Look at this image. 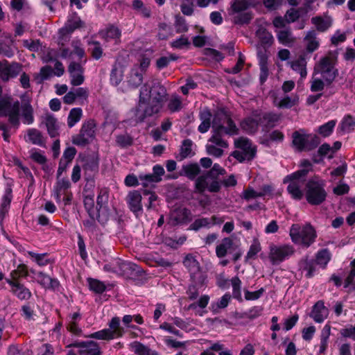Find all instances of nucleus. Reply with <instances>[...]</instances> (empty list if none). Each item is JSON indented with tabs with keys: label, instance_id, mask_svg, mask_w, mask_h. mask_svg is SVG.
I'll return each mask as SVG.
<instances>
[{
	"label": "nucleus",
	"instance_id": "34",
	"mask_svg": "<svg viewBox=\"0 0 355 355\" xmlns=\"http://www.w3.org/2000/svg\"><path fill=\"white\" fill-rule=\"evenodd\" d=\"M211 114L207 108L200 112V119L202 121L198 126V131L200 132L205 133L208 131L211 126Z\"/></svg>",
	"mask_w": 355,
	"mask_h": 355
},
{
	"label": "nucleus",
	"instance_id": "29",
	"mask_svg": "<svg viewBox=\"0 0 355 355\" xmlns=\"http://www.w3.org/2000/svg\"><path fill=\"white\" fill-rule=\"evenodd\" d=\"M192 146L193 141L191 139H187L183 140L180 146V153L175 156V158L178 161H182L189 157L193 156L194 153L192 150Z\"/></svg>",
	"mask_w": 355,
	"mask_h": 355
},
{
	"label": "nucleus",
	"instance_id": "40",
	"mask_svg": "<svg viewBox=\"0 0 355 355\" xmlns=\"http://www.w3.org/2000/svg\"><path fill=\"white\" fill-rule=\"evenodd\" d=\"M27 135L29 141L35 145L42 146L44 145L45 141L42 132L35 129L31 128L27 130Z\"/></svg>",
	"mask_w": 355,
	"mask_h": 355
},
{
	"label": "nucleus",
	"instance_id": "5",
	"mask_svg": "<svg viewBox=\"0 0 355 355\" xmlns=\"http://www.w3.org/2000/svg\"><path fill=\"white\" fill-rule=\"evenodd\" d=\"M289 234L295 244L306 248L315 242L317 236L314 227L310 223L303 226L299 224L292 225Z\"/></svg>",
	"mask_w": 355,
	"mask_h": 355
},
{
	"label": "nucleus",
	"instance_id": "61",
	"mask_svg": "<svg viewBox=\"0 0 355 355\" xmlns=\"http://www.w3.org/2000/svg\"><path fill=\"white\" fill-rule=\"evenodd\" d=\"M132 348L137 355H150L153 352L148 347L139 342H135L132 344Z\"/></svg>",
	"mask_w": 355,
	"mask_h": 355
},
{
	"label": "nucleus",
	"instance_id": "12",
	"mask_svg": "<svg viewBox=\"0 0 355 355\" xmlns=\"http://www.w3.org/2000/svg\"><path fill=\"white\" fill-rule=\"evenodd\" d=\"M110 329H105L96 331L89 336L90 338L102 340H110L122 336L123 328L120 325V320L117 317L113 318L109 324Z\"/></svg>",
	"mask_w": 355,
	"mask_h": 355
},
{
	"label": "nucleus",
	"instance_id": "16",
	"mask_svg": "<svg viewBox=\"0 0 355 355\" xmlns=\"http://www.w3.org/2000/svg\"><path fill=\"white\" fill-rule=\"evenodd\" d=\"M6 282L10 286L11 293L20 300H28L32 297L31 291L21 284L20 281L6 279Z\"/></svg>",
	"mask_w": 355,
	"mask_h": 355
},
{
	"label": "nucleus",
	"instance_id": "42",
	"mask_svg": "<svg viewBox=\"0 0 355 355\" xmlns=\"http://www.w3.org/2000/svg\"><path fill=\"white\" fill-rule=\"evenodd\" d=\"M96 220L101 224H105L112 217V211L108 207H103L97 208V212L96 213Z\"/></svg>",
	"mask_w": 355,
	"mask_h": 355
},
{
	"label": "nucleus",
	"instance_id": "64",
	"mask_svg": "<svg viewBox=\"0 0 355 355\" xmlns=\"http://www.w3.org/2000/svg\"><path fill=\"white\" fill-rule=\"evenodd\" d=\"M258 191H255L252 187H248L241 193V198L246 201L259 198Z\"/></svg>",
	"mask_w": 355,
	"mask_h": 355
},
{
	"label": "nucleus",
	"instance_id": "52",
	"mask_svg": "<svg viewBox=\"0 0 355 355\" xmlns=\"http://www.w3.org/2000/svg\"><path fill=\"white\" fill-rule=\"evenodd\" d=\"M143 82V73L139 72L137 69L132 70L130 78L128 81V85L132 87H139Z\"/></svg>",
	"mask_w": 355,
	"mask_h": 355
},
{
	"label": "nucleus",
	"instance_id": "33",
	"mask_svg": "<svg viewBox=\"0 0 355 355\" xmlns=\"http://www.w3.org/2000/svg\"><path fill=\"white\" fill-rule=\"evenodd\" d=\"M252 6L251 2L249 0H232L230 14L234 15L235 13H239L243 11H245Z\"/></svg>",
	"mask_w": 355,
	"mask_h": 355
},
{
	"label": "nucleus",
	"instance_id": "9",
	"mask_svg": "<svg viewBox=\"0 0 355 355\" xmlns=\"http://www.w3.org/2000/svg\"><path fill=\"white\" fill-rule=\"evenodd\" d=\"M96 123L94 120L88 119L82 124L78 134L72 136L71 142L73 144L85 147L89 144L96 137Z\"/></svg>",
	"mask_w": 355,
	"mask_h": 355
},
{
	"label": "nucleus",
	"instance_id": "17",
	"mask_svg": "<svg viewBox=\"0 0 355 355\" xmlns=\"http://www.w3.org/2000/svg\"><path fill=\"white\" fill-rule=\"evenodd\" d=\"M191 211L187 208L175 209L170 214V223L173 226L184 224L191 220Z\"/></svg>",
	"mask_w": 355,
	"mask_h": 355
},
{
	"label": "nucleus",
	"instance_id": "37",
	"mask_svg": "<svg viewBox=\"0 0 355 355\" xmlns=\"http://www.w3.org/2000/svg\"><path fill=\"white\" fill-rule=\"evenodd\" d=\"M300 268L303 271H306V277L311 278L313 276L315 271L316 263L314 259H309L307 258L302 259L300 263Z\"/></svg>",
	"mask_w": 355,
	"mask_h": 355
},
{
	"label": "nucleus",
	"instance_id": "22",
	"mask_svg": "<svg viewBox=\"0 0 355 355\" xmlns=\"http://www.w3.org/2000/svg\"><path fill=\"white\" fill-rule=\"evenodd\" d=\"M305 50L309 53H312L318 50L320 45V39L318 37L316 31L311 30L305 33L303 39Z\"/></svg>",
	"mask_w": 355,
	"mask_h": 355
},
{
	"label": "nucleus",
	"instance_id": "13",
	"mask_svg": "<svg viewBox=\"0 0 355 355\" xmlns=\"http://www.w3.org/2000/svg\"><path fill=\"white\" fill-rule=\"evenodd\" d=\"M84 176L87 181L92 180L98 173L99 157L98 154L87 155L81 159Z\"/></svg>",
	"mask_w": 355,
	"mask_h": 355
},
{
	"label": "nucleus",
	"instance_id": "57",
	"mask_svg": "<svg viewBox=\"0 0 355 355\" xmlns=\"http://www.w3.org/2000/svg\"><path fill=\"white\" fill-rule=\"evenodd\" d=\"M332 150V148L328 144H323L319 148L318 150V155H314L313 157V161L314 163H320L322 161V157L327 155L330 151Z\"/></svg>",
	"mask_w": 355,
	"mask_h": 355
},
{
	"label": "nucleus",
	"instance_id": "30",
	"mask_svg": "<svg viewBox=\"0 0 355 355\" xmlns=\"http://www.w3.org/2000/svg\"><path fill=\"white\" fill-rule=\"evenodd\" d=\"M291 67L293 70L298 72L302 78L307 75L306 60L304 55H300L297 59L291 62Z\"/></svg>",
	"mask_w": 355,
	"mask_h": 355
},
{
	"label": "nucleus",
	"instance_id": "54",
	"mask_svg": "<svg viewBox=\"0 0 355 355\" xmlns=\"http://www.w3.org/2000/svg\"><path fill=\"white\" fill-rule=\"evenodd\" d=\"M231 300L230 293H225L218 302L211 304V309L214 312H218L219 309L227 306Z\"/></svg>",
	"mask_w": 355,
	"mask_h": 355
},
{
	"label": "nucleus",
	"instance_id": "44",
	"mask_svg": "<svg viewBox=\"0 0 355 355\" xmlns=\"http://www.w3.org/2000/svg\"><path fill=\"white\" fill-rule=\"evenodd\" d=\"M232 286V296L239 302H243L241 295V281L239 277L235 276L230 279Z\"/></svg>",
	"mask_w": 355,
	"mask_h": 355
},
{
	"label": "nucleus",
	"instance_id": "51",
	"mask_svg": "<svg viewBox=\"0 0 355 355\" xmlns=\"http://www.w3.org/2000/svg\"><path fill=\"white\" fill-rule=\"evenodd\" d=\"M331 254L328 249H322L318 252L316 254V259L315 260V263L325 267L328 262L330 261Z\"/></svg>",
	"mask_w": 355,
	"mask_h": 355
},
{
	"label": "nucleus",
	"instance_id": "45",
	"mask_svg": "<svg viewBox=\"0 0 355 355\" xmlns=\"http://www.w3.org/2000/svg\"><path fill=\"white\" fill-rule=\"evenodd\" d=\"M331 334V327L329 324H326L321 332L320 336V354H323L327 347L328 339Z\"/></svg>",
	"mask_w": 355,
	"mask_h": 355
},
{
	"label": "nucleus",
	"instance_id": "48",
	"mask_svg": "<svg viewBox=\"0 0 355 355\" xmlns=\"http://www.w3.org/2000/svg\"><path fill=\"white\" fill-rule=\"evenodd\" d=\"M311 22L313 24L316 29L320 32H324L329 29L331 26L330 20H325L321 17H314L311 19Z\"/></svg>",
	"mask_w": 355,
	"mask_h": 355
},
{
	"label": "nucleus",
	"instance_id": "53",
	"mask_svg": "<svg viewBox=\"0 0 355 355\" xmlns=\"http://www.w3.org/2000/svg\"><path fill=\"white\" fill-rule=\"evenodd\" d=\"M109 198V192L107 188L100 189L98 191L96 203L97 208L107 207Z\"/></svg>",
	"mask_w": 355,
	"mask_h": 355
},
{
	"label": "nucleus",
	"instance_id": "35",
	"mask_svg": "<svg viewBox=\"0 0 355 355\" xmlns=\"http://www.w3.org/2000/svg\"><path fill=\"white\" fill-rule=\"evenodd\" d=\"M287 191L292 198L296 200H300L304 196V191L301 189V187L297 181L291 180L287 187Z\"/></svg>",
	"mask_w": 355,
	"mask_h": 355
},
{
	"label": "nucleus",
	"instance_id": "31",
	"mask_svg": "<svg viewBox=\"0 0 355 355\" xmlns=\"http://www.w3.org/2000/svg\"><path fill=\"white\" fill-rule=\"evenodd\" d=\"M37 277L38 283L46 288L55 289L60 286V283L56 279H53L43 272H39Z\"/></svg>",
	"mask_w": 355,
	"mask_h": 355
},
{
	"label": "nucleus",
	"instance_id": "10",
	"mask_svg": "<svg viewBox=\"0 0 355 355\" xmlns=\"http://www.w3.org/2000/svg\"><path fill=\"white\" fill-rule=\"evenodd\" d=\"M295 253L293 245L270 244L268 259L272 265H278Z\"/></svg>",
	"mask_w": 355,
	"mask_h": 355
},
{
	"label": "nucleus",
	"instance_id": "41",
	"mask_svg": "<svg viewBox=\"0 0 355 355\" xmlns=\"http://www.w3.org/2000/svg\"><path fill=\"white\" fill-rule=\"evenodd\" d=\"M205 284V280L202 282H196L191 281V283L189 285L187 294L190 300H194L199 296V288Z\"/></svg>",
	"mask_w": 355,
	"mask_h": 355
},
{
	"label": "nucleus",
	"instance_id": "55",
	"mask_svg": "<svg viewBox=\"0 0 355 355\" xmlns=\"http://www.w3.org/2000/svg\"><path fill=\"white\" fill-rule=\"evenodd\" d=\"M53 74L51 67L46 65L40 69V73L35 76V79L39 83L49 79Z\"/></svg>",
	"mask_w": 355,
	"mask_h": 355
},
{
	"label": "nucleus",
	"instance_id": "38",
	"mask_svg": "<svg viewBox=\"0 0 355 355\" xmlns=\"http://www.w3.org/2000/svg\"><path fill=\"white\" fill-rule=\"evenodd\" d=\"M11 200L12 190L8 189L6 190L0 205V219L3 220L5 218L6 214L8 212Z\"/></svg>",
	"mask_w": 355,
	"mask_h": 355
},
{
	"label": "nucleus",
	"instance_id": "46",
	"mask_svg": "<svg viewBox=\"0 0 355 355\" xmlns=\"http://www.w3.org/2000/svg\"><path fill=\"white\" fill-rule=\"evenodd\" d=\"M234 146L236 148H239L242 150L241 151L249 153V151L254 152L256 153V150L254 147L252 146V144L248 139L241 137L234 141Z\"/></svg>",
	"mask_w": 355,
	"mask_h": 355
},
{
	"label": "nucleus",
	"instance_id": "39",
	"mask_svg": "<svg viewBox=\"0 0 355 355\" xmlns=\"http://www.w3.org/2000/svg\"><path fill=\"white\" fill-rule=\"evenodd\" d=\"M277 37L280 44L288 46H291L295 40L289 29L279 31Z\"/></svg>",
	"mask_w": 355,
	"mask_h": 355
},
{
	"label": "nucleus",
	"instance_id": "59",
	"mask_svg": "<svg viewBox=\"0 0 355 355\" xmlns=\"http://www.w3.org/2000/svg\"><path fill=\"white\" fill-rule=\"evenodd\" d=\"M88 282L90 290L93 291L96 293H102L106 288L104 283L99 280L89 278L88 279Z\"/></svg>",
	"mask_w": 355,
	"mask_h": 355
},
{
	"label": "nucleus",
	"instance_id": "56",
	"mask_svg": "<svg viewBox=\"0 0 355 355\" xmlns=\"http://www.w3.org/2000/svg\"><path fill=\"white\" fill-rule=\"evenodd\" d=\"M336 123V121L331 120L324 125H320L318 128V133L324 137L329 136L332 133Z\"/></svg>",
	"mask_w": 355,
	"mask_h": 355
},
{
	"label": "nucleus",
	"instance_id": "49",
	"mask_svg": "<svg viewBox=\"0 0 355 355\" xmlns=\"http://www.w3.org/2000/svg\"><path fill=\"white\" fill-rule=\"evenodd\" d=\"M22 116L24 123L26 124H31L34 121L33 109L31 104L24 103L21 105Z\"/></svg>",
	"mask_w": 355,
	"mask_h": 355
},
{
	"label": "nucleus",
	"instance_id": "1",
	"mask_svg": "<svg viewBox=\"0 0 355 355\" xmlns=\"http://www.w3.org/2000/svg\"><path fill=\"white\" fill-rule=\"evenodd\" d=\"M211 127L212 135L209 141L221 148L228 147L227 141L223 139V136L232 137L239 134V129L233 121L231 112L225 107H219L214 111Z\"/></svg>",
	"mask_w": 355,
	"mask_h": 355
},
{
	"label": "nucleus",
	"instance_id": "15",
	"mask_svg": "<svg viewBox=\"0 0 355 355\" xmlns=\"http://www.w3.org/2000/svg\"><path fill=\"white\" fill-rule=\"evenodd\" d=\"M183 264L190 273L191 281L202 282L206 279L205 274L200 270L198 261L193 255L187 254L183 261Z\"/></svg>",
	"mask_w": 355,
	"mask_h": 355
},
{
	"label": "nucleus",
	"instance_id": "47",
	"mask_svg": "<svg viewBox=\"0 0 355 355\" xmlns=\"http://www.w3.org/2000/svg\"><path fill=\"white\" fill-rule=\"evenodd\" d=\"M355 125V118L352 115H346L341 121L340 130L343 132H349L354 130Z\"/></svg>",
	"mask_w": 355,
	"mask_h": 355
},
{
	"label": "nucleus",
	"instance_id": "3",
	"mask_svg": "<svg viewBox=\"0 0 355 355\" xmlns=\"http://www.w3.org/2000/svg\"><path fill=\"white\" fill-rule=\"evenodd\" d=\"M257 36L258 37L261 47H258L257 57L259 59V65L260 67L259 80L261 84L265 83L269 75L268 67V53L266 48L272 46L274 42L273 36L264 28H259L257 31Z\"/></svg>",
	"mask_w": 355,
	"mask_h": 355
},
{
	"label": "nucleus",
	"instance_id": "21",
	"mask_svg": "<svg viewBox=\"0 0 355 355\" xmlns=\"http://www.w3.org/2000/svg\"><path fill=\"white\" fill-rule=\"evenodd\" d=\"M99 34L106 42H114L115 44L121 43V31L113 24H109Z\"/></svg>",
	"mask_w": 355,
	"mask_h": 355
},
{
	"label": "nucleus",
	"instance_id": "19",
	"mask_svg": "<svg viewBox=\"0 0 355 355\" xmlns=\"http://www.w3.org/2000/svg\"><path fill=\"white\" fill-rule=\"evenodd\" d=\"M84 23L80 20V17L74 15L69 18L65 26L59 31L60 39L66 40L67 36L73 33L76 29L83 27Z\"/></svg>",
	"mask_w": 355,
	"mask_h": 355
},
{
	"label": "nucleus",
	"instance_id": "25",
	"mask_svg": "<svg viewBox=\"0 0 355 355\" xmlns=\"http://www.w3.org/2000/svg\"><path fill=\"white\" fill-rule=\"evenodd\" d=\"M329 314L328 309L324 306L322 300L318 301L313 306L311 317L318 323L322 322Z\"/></svg>",
	"mask_w": 355,
	"mask_h": 355
},
{
	"label": "nucleus",
	"instance_id": "27",
	"mask_svg": "<svg viewBox=\"0 0 355 355\" xmlns=\"http://www.w3.org/2000/svg\"><path fill=\"white\" fill-rule=\"evenodd\" d=\"M259 125V115L246 117L240 123L241 128L248 134L255 133L258 130Z\"/></svg>",
	"mask_w": 355,
	"mask_h": 355
},
{
	"label": "nucleus",
	"instance_id": "14",
	"mask_svg": "<svg viewBox=\"0 0 355 355\" xmlns=\"http://www.w3.org/2000/svg\"><path fill=\"white\" fill-rule=\"evenodd\" d=\"M220 182L213 179L207 173L196 179L195 188L198 193H202L206 190L211 193H216L220 191Z\"/></svg>",
	"mask_w": 355,
	"mask_h": 355
},
{
	"label": "nucleus",
	"instance_id": "23",
	"mask_svg": "<svg viewBox=\"0 0 355 355\" xmlns=\"http://www.w3.org/2000/svg\"><path fill=\"white\" fill-rule=\"evenodd\" d=\"M71 187V182L67 178H62V179H56V183L54 186L53 195L57 203H60L62 201V196L65 195L66 193H69L68 189Z\"/></svg>",
	"mask_w": 355,
	"mask_h": 355
},
{
	"label": "nucleus",
	"instance_id": "20",
	"mask_svg": "<svg viewBox=\"0 0 355 355\" xmlns=\"http://www.w3.org/2000/svg\"><path fill=\"white\" fill-rule=\"evenodd\" d=\"M68 71L71 77V84L72 85L78 86L84 82V69L80 63L71 62L68 67Z\"/></svg>",
	"mask_w": 355,
	"mask_h": 355
},
{
	"label": "nucleus",
	"instance_id": "26",
	"mask_svg": "<svg viewBox=\"0 0 355 355\" xmlns=\"http://www.w3.org/2000/svg\"><path fill=\"white\" fill-rule=\"evenodd\" d=\"M279 120V115L274 113H265L261 116L259 115V125L262 127L263 130L266 132L274 128Z\"/></svg>",
	"mask_w": 355,
	"mask_h": 355
},
{
	"label": "nucleus",
	"instance_id": "28",
	"mask_svg": "<svg viewBox=\"0 0 355 355\" xmlns=\"http://www.w3.org/2000/svg\"><path fill=\"white\" fill-rule=\"evenodd\" d=\"M42 123L46 127L48 134L52 138L59 135V125L58 120L52 114H46L43 116Z\"/></svg>",
	"mask_w": 355,
	"mask_h": 355
},
{
	"label": "nucleus",
	"instance_id": "7",
	"mask_svg": "<svg viewBox=\"0 0 355 355\" xmlns=\"http://www.w3.org/2000/svg\"><path fill=\"white\" fill-rule=\"evenodd\" d=\"M20 103L11 96L0 99V117H8L10 125L17 128L19 125Z\"/></svg>",
	"mask_w": 355,
	"mask_h": 355
},
{
	"label": "nucleus",
	"instance_id": "2",
	"mask_svg": "<svg viewBox=\"0 0 355 355\" xmlns=\"http://www.w3.org/2000/svg\"><path fill=\"white\" fill-rule=\"evenodd\" d=\"M145 92H146V95H149V101L144 112L137 116L139 122H143L146 117H150L159 113L168 98L166 88L157 80L153 81L149 90L146 84L141 87L139 94V104L146 102L144 97Z\"/></svg>",
	"mask_w": 355,
	"mask_h": 355
},
{
	"label": "nucleus",
	"instance_id": "32",
	"mask_svg": "<svg viewBox=\"0 0 355 355\" xmlns=\"http://www.w3.org/2000/svg\"><path fill=\"white\" fill-rule=\"evenodd\" d=\"M200 172V168L198 164H189L182 166V171L180 175H184L189 180H193Z\"/></svg>",
	"mask_w": 355,
	"mask_h": 355
},
{
	"label": "nucleus",
	"instance_id": "11",
	"mask_svg": "<svg viewBox=\"0 0 355 355\" xmlns=\"http://www.w3.org/2000/svg\"><path fill=\"white\" fill-rule=\"evenodd\" d=\"M22 68L23 65L19 62L0 60V81L6 83L17 78L21 73Z\"/></svg>",
	"mask_w": 355,
	"mask_h": 355
},
{
	"label": "nucleus",
	"instance_id": "6",
	"mask_svg": "<svg viewBox=\"0 0 355 355\" xmlns=\"http://www.w3.org/2000/svg\"><path fill=\"white\" fill-rule=\"evenodd\" d=\"M335 64L336 57L332 52H329L315 64L313 73H320L327 85H330L338 75Z\"/></svg>",
	"mask_w": 355,
	"mask_h": 355
},
{
	"label": "nucleus",
	"instance_id": "50",
	"mask_svg": "<svg viewBox=\"0 0 355 355\" xmlns=\"http://www.w3.org/2000/svg\"><path fill=\"white\" fill-rule=\"evenodd\" d=\"M27 267L24 264H20L17 266V269L12 270L10 273V277L6 279H12L15 281H20L21 277H26L28 276Z\"/></svg>",
	"mask_w": 355,
	"mask_h": 355
},
{
	"label": "nucleus",
	"instance_id": "4",
	"mask_svg": "<svg viewBox=\"0 0 355 355\" xmlns=\"http://www.w3.org/2000/svg\"><path fill=\"white\" fill-rule=\"evenodd\" d=\"M327 196L325 182L318 176L310 178L305 184L304 197L309 205H320L326 200Z\"/></svg>",
	"mask_w": 355,
	"mask_h": 355
},
{
	"label": "nucleus",
	"instance_id": "18",
	"mask_svg": "<svg viewBox=\"0 0 355 355\" xmlns=\"http://www.w3.org/2000/svg\"><path fill=\"white\" fill-rule=\"evenodd\" d=\"M141 200V193L138 190L129 191L125 198L128 208L135 214L141 212L143 210Z\"/></svg>",
	"mask_w": 355,
	"mask_h": 355
},
{
	"label": "nucleus",
	"instance_id": "63",
	"mask_svg": "<svg viewBox=\"0 0 355 355\" xmlns=\"http://www.w3.org/2000/svg\"><path fill=\"white\" fill-rule=\"evenodd\" d=\"M116 142L118 146L122 148L130 146L132 144V138L127 135H119L116 138Z\"/></svg>",
	"mask_w": 355,
	"mask_h": 355
},
{
	"label": "nucleus",
	"instance_id": "58",
	"mask_svg": "<svg viewBox=\"0 0 355 355\" xmlns=\"http://www.w3.org/2000/svg\"><path fill=\"white\" fill-rule=\"evenodd\" d=\"M167 107L171 112H179L182 108V103L178 96H173L169 100Z\"/></svg>",
	"mask_w": 355,
	"mask_h": 355
},
{
	"label": "nucleus",
	"instance_id": "36",
	"mask_svg": "<svg viewBox=\"0 0 355 355\" xmlns=\"http://www.w3.org/2000/svg\"><path fill=\"white\" fill-rule=\"evenodd\" d=\"M123 73L121 64L115 62L110 73V82L113 85L117 86L121 82Z\"/></svg>",
	"mask_w": 355,
	"mask_h": 355
},
{
	"label": "nucleus",
	"instance_id": "43",
	"mask_svg": "<svg viewBox=\"0 0 355 355\" xmlns=\"http://www.w3.org/2000/svg\"><path fill=\"white\" fill-rule=\"evenodd\" d=\"M83 110L80 107L73 108L70 110L68 118L67 125L69 128L73 127L82 118Z\"/></svg>",
	"mask_w": 355,
	"mask_h": 355
},
{
	"label": "nucleus",
	"instance_id": "24",
	"mask_svg": "<svg viewBox=\"0 0 355 355\" xmlns=\"http://www.w3.org/2000/svg\"><path fill=\"white\" fill-rule=\"evenodd\" d=\"M236 250V245L232 239L225 237L222 239L221 243L216 248V254L218 258L225 257L227 253L232 254Z\"/></svg>",
	"mask_w": 355,
	"mask_h": 355
},
{
	"label": "nucleus",
	"instance_id": "8",
	"mask_svg": "<svg viewBox=\"0 0 355 355\" xmlns=\"http://www.w3.org/2000/svg\"><path fill=\"white\" fill-rule=\"evenodd\" d=\"M292 144L297 151H310L315 148L320 143L319 137L315 135L306 134L304 130L295 131L292 135Z\"/></svg>",
	"mask_w": 355,
	"mask_h": 355
},
{
	"label": "nucleus",
	"instance_id": "60",
	"mask_svg": "<svg viewBox=\"0 0 355 355\" xmlns=\"http://www.w3.org/2000/svg\"><path fill=\"white\" fill-rule=\"evenodd\" d=\"M232 155L240 162L245 160L250 161L254 157V152L249 151L245 153L241 150H235L232 153Z\"/></svg>",
	"mask_w": 355,
	"mask_h": 355
},
{
	"label": "nucleus",
	"instance_id": "62",
	"mask_svg": "<svg viewBox=\"0 0 355 355\" xmlns=\"http://www.w3.org/2000/svg\"><path fill=\"white\" fill-rule=\"evenodd\" d=\"M84 348H87V355H101L98 344L94 341H86Z\"/></svg>",
	"mask_w": 355,
	"mask_h": 355
}]
</instances>
